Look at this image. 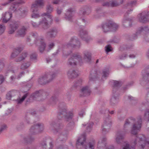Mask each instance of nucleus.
<instances>
[{"label": "nucleus", "instance_id": "nucleus-1", "mask_svg": "<svg viewBox=\"0 0 149 149\" xmlns=\"http://www.w3.org/2000/svg\"><path fill=\"white\" fill-rule=\"evenodd\" d=\"M125 133L123 132L118 131L116 133V142L118 144H120L123 142L122 149H134V147L137 143H138L139 147L141 149H143L146 147H149V140L146 139L143 134L138 135L135 139L132 142V146L130 147L127 142H123L125 138L124 134Z\"/></svg>", "mask_w": 149, "mask_h": 149}, {"label": "nucleus", "instance_id": "nucleus-2", "mask_svg": "<svg viewBox=\"0 0 149 149\" xmlns=\"http://www.w3.org/2000/svg\"><path fill=\"white\" fill-rule=\"evenodd\" d=\"M131 121L134 123L132 127L131 130V134H136L138 132L140 131L142 126V120L140 116L135 119L133 118L132 119H127L126 120L124 125V128L127 127L131 123Z\"/></svg>", "mask_w": 149, "mask_h": 149}, {"label": "nucleus", "instance_id": "nucleus-3", "mask_svg": "<svg viewBox=\"0 0 149 149\" xmlns=\"http://www.w3.org/2000/svg\"><path fill=\"white\" fill-rule=\"evenodd\" d=\"M73 116L72 112L68 111L66 109H64L61 110L58 114L57 117L59 119L64 117V120L67 122H69L67 124V127L69 129L72 128L74 125L72 120Z\"/></svg>", "mask_w": 149, "mask_h": 149}, {"label": "nucleus", "instance_id": "nucleus-4", "mask_svg": "<svg viewBox=\"0 0 149 149\" xmlns=\"http://www.w3.org/2000/svg\"><path fill=\"white\" fill-rule=\"evenodd\" d=\"M86 137L85 135H82L78 138L76 143V146L78 149H81L82 147H84L85 149H94L95 144L94 142L89 143L87 146L84 144H86Z\"/></svg>", "mask_w": 149, "mask_h": 149}, {"label": "nucleus", "instance_id": "nucleus-5", "mask_svg": "<svg viewBox=\"0 0 149 149\" xmlns=\"http://www.w3.org/2000/svg\"><path fill=\"white\" fill-rule=\"evenodd\" d=\"M32 37L36 38L35 40V43L38 46H39V49L40 52H43L46 47V45L45 43L44 40L42 39L37 38V33H32L30 36L27 37V41L30 42L31 40V38Z\"/></svg>", "mask_w": 149, "mask_h": 149}, {"label": "nucleus", "instance_id": "nucleus-6", "mask_svg": "<svg viewBox=\"0 0 149 149\" xmlns=\"http://www.w3.org/2000/svg\"><path fill=\"white\" fill-rule=\"evenodd\" d=\"M142 79L140 81L141 84L146 88L148 93H149V67L142 71Z\"/></svg>", "mask_w": 149, "mask_h": 149}, {"label": "nucleus", "instance_id": "nucleus-7", "mask_svg": "<svg viewBox=\"0 0 149 149\" xmlns=\"http://www.w3.org/2000/svg\"><path fill=\"white\" fill-rule=\"evenodd\" d=\"M80 46V43L78 39H76L74 38H72L70 41L65 46V47L63 50V54L64 56H68L71 53V51H70L69 52H66L65 49L70 47L79 48Z\"/></svg>", "mask_w": 149, "mask_h": 149}, {"label": "nucleus", "instance_id": "nucleus-8", "mask_svg": "<svg viewBox=\"0 0 149 149\" xmlns=\"http://www.w3.org/2000/svg\"><path fill=\"white\" fill-rule=\"evenodd\" d=\"M101 27L103 31L107 33L111 31H115L118 26L113 21L109 20L102 24Z\"/></svg>", "mask_w": 149, "mask_h": 149}, {"label": "nucleus", "instance_id": "nucleus-9", "mask_svg": "<svg viewBox=\"0 0 149 149\" xmlns=\"http://www.w3.org/2000/svg\"><path fill=\"white\" fill-rule=\"evenodd\" d=\"M44 3L43 1L42 0H37L35 1L32 4L31 10L33 13L32 14V17L33 18H36L40 17L39 15L36 13L35 12H37L39 8L43 6Z\"/></svg>", "mask_w": 149, "mask_h": 149}, {"label": "nucleus", "instance_id": "nucleus-10", "mask_svg": "<svg viewBox=\"0 0 149 149\" xmlns=\"http://www.w3.org/2000/svg\"><path fill=\"white\" fill-rule=\"evenodd\" d=\"M43 124L39 123L33 125L29 129V134L34 135L41 132L44 130Z\"/></svg>", "mask_w": 149, "mask_h": 149}, {"label": "nucleus", "instance_id": "nucleus-11", "mask_svg": "<svg viewBox=\"0 0 149 149\" xmlns=\"http://www.w3.org/2000/svg\"><path fill=\"white\" fill-rule=\"evenodd\" d=\"M122 84L121 81H115L113 82V95L111 98V102H116L119 99V94L118 91L116 92L117 88L120 87Z\"/></svg>", "mask_w": 149, "mask_h": 149}, {"label": "nucleus", "instance_id": "nucleus-12", "mask_svg": "<svg viewBox=\"0 0 149 149\" xmlns=\"http://www.w3.org/2000/svg\"><path fill=\"white\" fill-rule=\"evenodd\" d=\"M54 141L51 138L44 139L40 142V145L43 149H53Z\"/></svg>", "mask_w": 149, "mask_h": 149}, {"label": "nucleus", "instance_id": "nucleus-13", "mask_svg": "<svg viewBox=\"0 0 149 149\" xmlns=\"http://www.w3.org/2000/svg\"><path fill=\"white\" fill-rule=\"evenodd\" d=\"M54 76V74H53L52 76L47 74L44 75L39 79L38 80V83L41 85L47 84L51 81Z\"/></svg>", "mask_w": 149, "mask_h": 149}, {"label": "nucleus", "instance_id": "nucleus-14", "mask_svg": "<svg viewBox=\"0 0 149 149\" xmlns=\"http://www.w3.org/2000/svg\"><path fill=\"white\" fill-rule=\"evenodd\" d=\"M139 21L143 23L149 22V12L144 11L140 13L139 15Z\"/></svg>", "mask_w": 149, "mask_h": 149}, {"label": "nucleus", "instance_id": "nucleus-15", "mask_svg": "<svg viewBox=\"0 0 149 149\" xmlns=\"http://www.w3.org/2000/svg\"><path fill=\"white\" fill-rule=\"evenodd\" d=\"M77 53L73 54L68 59L67 64L70 67H74L77 64Z\"/></svg>", "mask_w": 149, "mask_h": 149}, {"label": "nucleus", "instance_id": "nucleus-16", "mask_svg": "<svg viewBox=\"0 0 149 149\" xmlns=\"http://www.w3.org/2000/svg\"><path fill=\"white\" fill-rule=\"evenodd\" d=\"M106 138L104 137L99 141L97 147L98 149H113V146H106Z\"/></svg>", "mask_w": 149, "mask_h": 149}, {"label": "nucleus", "instance_id": "nucleus-17", "mask_svg": "<svg viewBox=\"0 0 149 149\" xmlns=\"http://www.w3.org/2000/svg\"><path fill=\"white\" fill-rule=\"evenodd\" d=\"M44 94L42 91H36L31 95V97L33 99L36 98L39 101L43 102L44 98L42 95Z\"/></svg>", "mask_w": 149, "mask_h": 149}, {"label": "nucleus", "instance_id": "nucleus-18", "mask_svg": "<svg viewBox=\"0 0 149 149\" xmlns=\"http://www.w3.org/2000/svg\"><path fill=\"white\" fill-rule=\"evenodd\" d=\"M20 26V23L19 21L14 22L10 25L8 33L10 34L13 33Z\"/></svg>", "mask_w": 149, "mask_h": 149}, {"label": "nucleus", "instance_id": "nucleus-19", "mask_svg": "<svg viewBox=\"0 0 149 149\" xmlns=\"http://www.w3.org/2000/svg\"><path fill=\"white\" fill-rule=\"evenodd\" d=\"M79 36L83 40L88 42L92 39L88 36V32L83 29L80 30L79 31Z\"/></svg>", "mask_w": 149, "mask_h": 149}, {"label": "nucleus", "instance_id": "nucleus-20", "mask_svg": "<svg viewBox=\"0 0 149 149\" xmlns=\"http://www.w3.org/2000/svg\"><path fill=\"white\" fill-rule=\"evenodd\" d=\"M100 73L95 69H93L91 71L89 76L90 81H95L99 78Z\"/></svg>", "mask_w": 149, "mask_h": 149}, {"label": "nucleus", "instance_id": "nucleus-21", "mask_svg": "<svg viewBox=\"0 0 149 149\" xmlns=\"http://www.w3.org/2000/svg\"><path fill=\"white\" fill-rule=\"evenodd\" d=\"M80 96L84 97L90 95L91 91L90 89L88 86L82 87L80 89Z\"/></svg>", "mask_w": 149, "mask_h": 149}, {"label": "nucleus", "instance_id": "nucleus-22", "mask_svg": "<svg viewBox=\"0 0 149 149\" xmlns=\"http://www.w3.org/2000/svg\"><path fill=\"white\" fill-rule=\"evenodd\" d=\"M75 13V10L74 9L69 8L67 10L65 18L66 20H70L73 17Z\"/></svg>", "mask_w": 149, "mask_h": 149}, {"label": "nucleus", "instance_id": "nucleus-23", "mask_svg": "<svg viewBox=\"0 0 149 149\" xmlns=\"http://www.w3.org/2000/svg\"><path fill=\"white\" fill-rule=\"evenodd\" d=\"M91 12V8L86 6L80 8L79 12V14L80 15L83 16L89 14Z\"/></svg>", "mask_w": 149, "mask_h": 149}, {"label": "nucleus", "instance_id": "nucleus-24", "mask_svg": "<svg viewBox=\"0 0 149 149\" xmlns=\"http://www.w3.org/2000/svg\"><path fill=\"white\" fill-rule=\"evenodd\" d=\"M111 124V120L109 118L106 119L102 127V132H108L110 128Z\"/></svg>", "mask_w": 149, "mask_h": 149}, {"label": "nucleus", "instance_id": "nucleus-25", "mask_svg": "<svg viewBox=\"0 0 149 149\" xmlns=\"http://www.w3.org/2000/svg\"><path fill=\"white\" fill-rule=\"evenodd\" d=\"M47 12L43 13L42 15V16H47V17L49 19V22L51 23L52 22L53 19L52 17L49 14L50 13H51L53 11V8L50 5H48L47 7L46 8Z\"/></svg>", "mask_w": 149, "mask_h": 149}, {"label": "nucleus", "instance_id": "nucleus-26", "mask_svg": "<svg viewBox=\"0 0 149 149\" xmlns=\"http://www.w3.org/2000/svg\"><path fill=\"white\" fill-rule=\"evenodd\" d=\"M67 75L69 79L74 78L78 76V72L77 70L70 69L68 71Z\"/></svg>", "mask_w": 149, "mask_h": 149}, {"label": "nucleus", "instance_id": "nucleus-27", "mask_svg": "<svg viewBox=\"0 0 149 149\" xmlns=\"http://www.w3.org/2000/svg\"><path fill=\"white\" fill-rule=\"evenodd\" d=\"M19 94V92L15 90H11L8 92L6 95V99L10 100L12 97L18 95Z\"/></svg>", "mask_w": 149, "mask_h": 149}, {"label": "nucleus", "instance_id": "nucleus-28", "mask_svg": "<svg viewBox=\"0 0 149 149\" xmlns=\"http://www.w3.org/2000/svg\"><path fill=\"white\" fill-rule=\"evenodd\" d=\"M83 54L84 59L87 62L90 63L91 59V53L88 51H85L83 52Z\"/></svg>", "mask_w": 149, "mask_h": 149}, {"label": "nucleus", "instance_id": "nucleus-29", "mask_svg": "<svg viewBox=\"0 0 149 149\" xmlns=\"http://www.w3.org/2000/svg\"><path fill=\"white\" fill-rule=\"evenodd\" d=\"M132 20L129 18H124L123 21V25L125 28H128L132 26Z\"/></svg>", "mask_w": 149, "mask_h": 149}, {"label": "nucleus", "instance_id": "nucleus-30", "mask_svg": "<svg viewBox=\"0 0 149 149\" xmlns=\"http://www.w3.org/2000/svg\"><path fill=\"white\" fill-rule=\"evenodd\" d=\"M82 80L81 79H79L75 81L72 88L73 90L79 89L82 85Z\"/></svg>", "mask_w": 149, "mask_h": 149}, {"label": "nucleus", "instance_id": "nucleus-31", "mask_svg": "<svg viewBox=\"0 0 149 149\" xmlns=\"http://www.w3.org/2000/svg\"><path fill=\"white\" fill-rule=\"evenodd\" d=\"M40 26H41L44 29H47L48 27V23L46 19L43 18L42 20L39 21Z\"/></svg>", "mask_w": 149, "mask_h": 149}, {"label": "nucleus", "instance_id": "nucleus-32", "mask_svg": "<svg viewBox=\"0 0 149 149\" xmlns=\"http://www.w3.org/2000/svg\"><path fill=\"white\" fill-rule=\"evenodd\" d=\"M22 50L23 48L20 47H17L15 49L11 55V57L15 58L16 57Z\"/></svg>", "mask_w": 149, "mask_h": 149}, {"label": "nucleus", "instance_id": "nucleus-33", "mask_svg": "<svg viewBox=\"0 0 149 149\" xmlns=\"http://www.w3.org/2000/svg\"><path fill=\"white\" fill-rule=\"evenodd\" d=\"M28 53L26 52H23L20 54L18 58L15 59V61L17 62H20L25 59L27 57Z\"/></svg>", "mask_w": 149, "mask_h": 149}, {"label": "nucleus", "instance_id": "nucleus-34", "mask_svg": "<svg viewBox=\"0 0 149 149\" xmlns=\"http://www.w3.org/2000/svg\"><path fill=\"white\" fill-rule=\"evenodd\" d=\"M27 29L24 26H23L21 29L19 30L17 32V36L21 37H24L26 34V31Z\"/></svg>", "mask_w": 149, "mask_h": 149}, {"label": "nucleus", "instance_id": "nucleus-35", "mask_svg": "<svg viewBox=\"0 0 149 149\" xmlns=\"http://www.w3.org/2000/svg\"><path fill=\"white\" fill-rule=\"evenodd\" d=\"M34 138L30 136L24 137L23 138V141L24 143L27 144L31 143L34 140Z\"/></svg>", "mask_w": 149, "mask_h": 149}, {"label": "nucleus", "instance_id": "nucleus-36", "mask_svg": "<svg viewBox=\"0 0 149 149\" xmlns=\"http://www.w3.org/2000/svg\"><path fill=\"white\" fill-rule=\"evenodd\" d=\"M149 31V29L147 26H141L138 29L137 33H138L139 32V33H148Z\"/></svg>", "mask_w": 149, "mask_h": 149}, {"label": "nucleus", "instance_id": "nucleus-37", "mask_svg": "<svg viewBox=\"0 0 149 149\" xmlns=\"http://www.w3.org/2000/svg\"><path fill=\"white\" fill-rule=\"evenodd\" d=\"M12 16V15L11 13H6L2 17L3 22L4 23L7 22Z\"/></svg>", "mask_w": 149, "mask_h": 149}, {"label": "nucleus", "instance_id": "nucleus-38", "mask_svg": "<svg viewBox=\"0 0 149 149\" xmlns=\"http://www.w3.org/2000/svg\"><path fill=\"white\" fill-rule=\"evenodd\" d=\"M56 33V30L55 28L52 29L47 33L48 36L51 38H54L55 37Z\"/></svg>", "mask_w": 149, "mask_h": 149}, {"label": "nucleus", "instance_id": "nucleus-39", "mask_svg": "<svg viewBox=\"0 0 149 149\" xmlns=\"http://www.w3.org/2000/svg\"><path fill=\"white\" fill-rule=\"evenodd\" d=\"M24 3V1L22 0H20V1L18 2L16 1L15 2V4H13L10 7V9L13 12H15L16 10L17 7V4H22Z\"/></svg>", "mask_w": 149, "mask_h": 149}, {"label": "nucleus", "instance_id": "nucleus-40", "mask_svg": "<svg viewBox=\"0 0 149 149\" xmlns=\"http://www.w3.org/2000/svg\"><path fill=\"white\" fill-rule=\"evenodd\" d=\"M124 0H121L120 2L118 1H110L111 7H113L118 6L123 3Z\"/></svg>", "mask_w": 149, "mask_h": 149}, {"label": "nucleus", "instance_id": "nucleus-41", "mask_svg": "<svg viewBox=\"0 0 149 149\" xmlns=\"http://www.w3.org/2000/svg\"><path fill=\"white\" fill-rule=\"evenodd\" d=\"M29 93H25L24 95H23L21 98L18 97V98L16 100L17 102H22L26 97L29 95Z\"/></svg>", "mask_w": 149, "mask_h": 149}, {"label": "nucleus", "instance_id": "nucleus-42", "mask_svg": "<svg viewBox=\"0 0 149 149\" xmlns=\"http://www.w3.org/2000/svg\"><path fill=\"white\" fill-rule=\"evenodd\" d=\"M31 65V63L30 62L24 63L21 65L20 68L22 70H25L28 68Z\"/></svg>", "mask_w": 149, "mask_h": 149}, {"label": "nucleus", "instance_id": "nucleus-43", "mask_svg": "<svg viewBox=\"0 0 149 149\" xmlns=\"http://www.w3.org/2000/svg\"><path fill=\"white\" fill-rule=\"evenodd\" d=\"M56 123L55 121H52L50 124V129L53 132H55L56 130Z\"/></svg>", "mask_w": 149, "mask_h": 149}, {"label": "nucleus", "instance_id": "nucleus-44", "mask_svg": "<svg viewBox=\"0 0 149 149\" xmlns=\"http://www.w3.org/2000/svg\"><path fill=\"white\" fill-rule=\"evenodd\" d=\"M127 57V55L126 53H121L117 57V59L118 60H124Z\"/></svg>", "mask_w": 149, "mask_h": 149}, {"label": "nucleus", "instance_id": "nucleus-45", "mask_svg": "<svg viewBox=\"0 0 149 149\" xmlns=\"http://www.w3.org/2000/svg\"><path fill=\"white\" fill-rule=\"evenodd\" d=\"M77 63H78L80 65H82L83 63V62L81 56L79 53H77Z\"/></svg>", "mask_w": 149, "mask_h": 149}, {"label": "nucleus", "instance_id": "nucleus-46", "mask_svg": "<svg viewBox=\"0 0 149 149\" xmlns=\"http://www.w3.org/2000/svg\"><path fill=\"white\" fill-rule=\"evenodd\" d=\"M109 73V69H107L103 70L102 71V77L103 78H105L108 76Z\"/></svg>", "mask_w": 149, "mask_h": 149}, {"label": "nucleus", "instance_id": "nucleus-47", "mask_svg": "<svg viewBox=\"0 0 149 149\" xmlns=\"http://www.w3.org/2000/svg\"><path fill=\"white\" fill-rule=\"evenodd\" d=\"M5 60L2 58L0 60V72L1 71L5 66Z\"/></svg>", "mask_w": 149, "mask_h": 149}, {"label": "nucleus", "instance_id": "nucleus-48", "mask_svg": "<svg viewBox=\"0 0 149 149\" xmlns=\"http://www.w3.org/2000/svg\"><path fill=\"white\" fill-rule=\"evenodd\" d=\"M134 66V64L131 63L129 62L127 63L125 65L123 66L124 68H130L133 67Z\"/></svg>", "mask_w": 149, "mask_h": 149}, {"label": "nucleus", "instance_id": "nucleus-49", "mask_svg": "<svg viewBox=\"0 0 149 149\" xmlns=\"http://www.w3.org/2000/svg\"><path fill=\"white\" fill-rule=\"evenodd\" d=\"M130 47H127V45H123L121 46L120 48V50L121 51H123L124 50H128V49H130Z\"/></svg>", "mask_w": 149, "mask_h": 149}, {"label": "nucleus", "instance_id": "nucleus-50", "mask_svg": "<svg viewBox=\"0 0 149 149\" xmlns=\"http://www.w3.org/2000/svg\"><path fill=\"white\" fill-rule=\"evenodd\" d=\"M137 31L135 34H134L131 36L130 38V40H133L137 38L138 35L140 33H139V32L138 33H137Z\"/></svg>", "mask_w": 149, "mask_h": 149}, {"label": "nucleus", "instance_id": "nucleus-51", "mask_svg": "<svg viewBox=\"0 0 149 149\" xmlns=\"http://www.w3.org/2000/svg\"><path fill=\"white\" fill-rule=\"evenodd\" d=\"M5 27L3 24L0 25V35L2 34L4 32Z\"/></svg>", "mask_w": 149, "mask_h": 149}, {"label": "nucleus", "instance_id": "nucleus-52", "mask_svg": "<svg viewBox=\"0 0 149 149\" xmlns=\"http://www.w3.org/2000/svg\"><path fill=\"white\" fill-rule=\"evenodd\" d=\"M30 59L32 61H35L37 60V55L35 53H33L30 56Z\"/></svg>", "mask_w": 149, "mask_h": 149}, {"label": "nucleus", "instance_id": "nucleus-53", "mask_svg": "<svg viewBox=\"0 0 149 149\" xmlns=\"http://www.w3.org/2000/svg\"><path fill=\"white\" fill-rule=\"evenodd\" d=\"M31 23L33 27L36 28L40 26L39 23L38 24L34 21H32L31 22Z\"/></svg>", "mask_w": 149, "mask_h": 149}, {"label": "nucleus", "instance_id": "nucleus-54", "mask_svg": "<svg viewBox=\"0 0 149 149\" xmlns=\"http://www.w3.org/2000/svg\"><path fill=\"white\" fill-rule=\"evenodd\" d=\"M105 50L107 53L111 52L112 50V49L110 45H108L105 46Z\"/></svg>", "mask_w": 149, "mask_h": 149}, {"label": "nucleus", "instance_id": "nucleus-55", "mask_svg": "<svg viewBox=\"0 0 149 149\" xmlns=\"http://www.w3.org/2000/svg\"><path fill=\"white\" fill-rule=\"evenodd\" d=\"M134 82L133 81H131L130 82H129L127 84V86H126V87H123V89L124 90H126L127 89V87L128 86H132L134 84Z\"/></svg>", "mask_w": 149, "mask_h": 149}, {"label": "nucleus", "instance_id": "nucleus-56", "mask_svg": "<svg viewBox=\"0 0 149 149\" xmlns=\"http://www.w3.org/2000/svg\"><path fill=\"white\" fill-rule=\"evenodd\" d=\"M143 38L147 42H149V33H145L143 35Z\"/></svg>", "mask_w": 149, "mask_h": 149}, {"label": "nucleus", "instance_id": "nucleus-57", "mask_svg": "<svg viewBox=\"0 0 149 149\" xmlns=\"http://www.w3.org/2000/svg\"><path fill=\"white\" fill-rule=\"evenodd\" d=\"M144 117L146 119L149 121V109L148 110L145 112Z\"/></svg>", "mask_w": 149, "mask_h": 149}, {"label": "nucleus", "instance_id": "nucleus-58", "mask_svg": "<svg viewBox=\"0 0 149 149\" xmlns=\"http://www.w3.org/2000/svg\"><path fill=\"white\" fill-rule=\"evenodd\" d=\"M93 125V123L91 122V123L87 125V132H90L91 130V127Z\"/></svg>", "mask_w": 149, "mask_h": 149}, {"label": "nucleus", "instance_id": "nucleus-59", "mask_svg": "<svg viewBox=\"0 0 149 149\" xmlns=\"http://www.w3.org/2000/svg\"><path fill=\"white\" fill-rule=\"evenodd\" d=\"M136 4V1H132L130 2L127 4V6H128L132 7L133 6L135 5Z\"/></svg>", "mask_w": 149, "mask_h": 149}, {"label": "nucleus", "instance_id": "nucleus-60", "mask_svg": "<svg viewBox=\"0 0 149 149\" xmlns=\"http://www.w3.org/2000/svg\"><path fill=\"white\" fill-rule=\"evenodd\" d=\"M102 5L104 6L111 7L110 1L104 2L102 3Z\"/></svg>", "mask_w": 149, "mask_h": 149}, {"label": "nucleus", "instance_id": "nucleus-61", "mask_svg": "<svg viewBox=\"0 0 149 149\" xmlns=\"http://www.w3.org/2000/svg\"><path fill=\"white\" fill-rule=\"evenodd\" d=\"M55 46L54 44L52 43H50L49 46V49L47 50V52L49 51L50 50L52 49Z\"/></svg>", "mask_w": 149, "mask_h": 149}, {"label": "nucleus", "instance_id": "nucleus-62", "mask_svg": "<svg viewBox=\"0 0 149 149\" xmlns=\"http://www.w3.org/2000/svg\"><path fill=\"white\" fill-rule=\"evenodd\" d=\"M63 9L61 8H58L56 10V12L58 15H60L62 12Z\"/></svg>", "mask_w": 149, "mask_h": 149}, {"label": "nucleus", "instance_id": "nucleus-63", "mask_svg": "<svg viewBox=\"0 0 149 149\" xmlns=\"http://www.w3.org/2000/svg\"><path fill=\"white\" fill-rule=\"evenodd\" d=\"M16 79V76L15 75H14L11 76L10 77V79L11 81L13 82Z\"/></svg>", "mask_w": 149, "mask_h": 149}, {"label": "nucleus", "instance_id": "nucleus-64", "mask_svg": "<svg viewBox=\"0 0 149 149\" xmlns=\"http://www.w3.org/2000/svg\"><path fill=\"white\" fill-rule=\"evenodd\" d=\"M25 72L24 71H22L21 72H20L17 76V78L19 79L21 77L23 76Z\"/></svg>", "mask_w": 149, "mask_h": 149}]
</instances>
